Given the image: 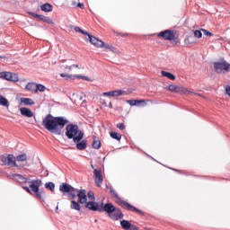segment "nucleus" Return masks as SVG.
Masks as SVG:
<instances>
[{
	"instance_id": "nucleus-9",
	"label": "nucleus",
	"mask_w": 230,
	"mask_h": 230,
	"mask_svg": "<svg viewBox=\"0 0 230 230\" xmlns=\"http://www.w3.org/2000/svg\"><path fill=\"white\" fill-rule=\"evenodd\" d=\"M157 37H162V39H164V40H175V33L172 30L161 31Z\"/></svg>"
},
{
	"instance_id": "nucleus-41",
	"label": "nucleus",
	"mask_w": 230,
	"mask_h": 230,
	"mask_svg": "<svg viewBox=\"0 0 230 230\" xmlns=\"http://www.w3.org/2000/svg\"><path fill=\"white\" fill-rule=\"evenodd\" d=\"M60 76L62 78H66V80H69V78H71V75H69L67 74H64V73L60 74Z\"/></svg>"
},
{
	"instance_id": "nucleus-25",
	"label": "nucleus",
	"mask_w": 230,
	"mask_h": 230,
	"mask_svg": "<svg viewBox=\"0 0 230 230\" xmlns=\"http://www.w3.org/2000/svg\"><path fill=\"white\" fill-rule=\"evenodd\" d=\"M46 190H49L52 193L55 191V184L53 181H49L45 183Z\"/></svg>"
},
{
	"instance_id": "nucleus-47",
	"label": "nucleus",
	"mask_w": 230,
	"mask_h": 230,
	"mask_svg": "<svg viewBox=\"0 0 230 230\" xmlns=\"http://www.w3.org/2000/svg\"><path fill=\"white\" fill-rule=\"evenodd\" d=\"M65 62H67V60H66V59L61 60L62 64H64Z\"/></svg>"
},
{
	"instance_id": "nucleus-15",
	"label": "nucleus",
	"mask_w": 230,
	"mask_h": 230,
	"mask_svg": "<svg viewBox=\"0 0 230 230\" xmlns=\"http://www.w3.org/2000/svg\"><path fill=\"white\" fill-rule=\"evenodd\" d=\"M109 217H110V218H111V220H122L124 215H123V212L121 211V209L115 208L113 213H111V216H109Z\"/></svg>"
},
{
	"instance_id": "nucleus-45",
	"label": "nucleus",
	"mask_w": 230,
	"mask_h": 230,
	"mask_svg": "<svg viewBox=\"0 0 230 230\" xmlns=\"http://www.w3.org/2000/svg\"><path fill=\"white\" fill-rule=\"evenodd\" d=\"M103 48H106V49H111V47L109 45H104Z\"/></svg>"
},
{
	"instance_id": "nucleus-2",
	"label": "nucleus",
	"mask_w": 230,
	"mask_h": 230,
	"mask_svg": "<svg viewBox=\"0 0 230 230\" xmlns=\"http://www.w3.org/2000/svg\"><path fill=\"white\" fill-rule=\"evenodd\" d=\"M67 123H69V120L64 119V117H54L51 114H48L42 121V125L46 130L56 136L62 134V129Z\"/></svg>"
},
{
	"instance_id": "nucleus-16",
	"label": "nucleus",
	"mask_w": 230,
	"mask_h": 230,
	"mask_svg": "<svg viewBox=\"0 0 230 230\" xmlns=\"http://www.w3.org/2000/svg\"><path fill=\"white\" fill-rule=\"evenodd\" d=\"M13 180L18 181V182H22L26 184V182H30L31 180L28 178L24 177L22 174H13Z\"/></svg>"
},
{
	"instance_id": "nucleus-23",
	"label": "nucleus",
	"mask_w": 230,
	"mask_h": 230,
	"mask_svg": "<svg viewBox=\"0 0 230 230\" xmlns=\"http://www.w3.org/2000/svg\"><path fill=\"white\" fill-rule=\"evenodd\" d=\"M0 105H2V107H10V102H8V99H6L1 94H0Z\"/></svg>"
},
{
	"instance_id": "nucleus-52",
	"label": "nucleus",
	"mask_w": 230,
	"mask_h": 230,
	"mask_svg": "<svg viewBox=\"0 0 230 230\" xmlns=\"http://www.w3.org/2000/svg\"><path fill=\"white\" fill-rule=\"evenodd\" d=\"M0 58H3V57L0 56Z\"/></svg>"
},
{
	"instance_id": "nucleus-18",
	"label": "nucleus",
	"mask_w": 230,
	"mask_h": 230,
	"mask_svg": "<svg viewBox=\"0 0 230 230\" xmlns=\"http://www.w3.org/2000/svg\"><path fill=\"white\" fill-rule=\"evenodd\" d=\"M41 12L49 13L53 12V5H51L49 3H46L42 5H40Z\"/></svg>"
},
{
	"instance_id": "nucleus-32",
	"label": "nucleus",
	"mask_w": 230,
	"mask_h": 230,
	"mask_svg": "<svg viewBox=\"0 0 230 230\" xmlns=\"http://www.w3.org/2000/svg\"><path fill=\"white\" fill-rule=\"evenodd\" d=\"M44 93V91H46V86H44L43 84H36V93Z\"/></svg>"
},
{
	"instance_id": "nucleus-11",
	"label": "nucleus",
	"mask_w": 230,
	"mask_h": 230,
	"mask_svg": "<svg viewBox=\"0 0 230 230\" xmlns=\"http://www.w3.org/2000/svg\"><path fill=\"white\" fill-rule=\"evenodd\" d=\"M93 175L96 186L102 188V185L103 184V174H102V170L94 169Z\"/></svg>"
},
{
	"instance_id": "nucleus-40",
	"label": "nucleus",
	"mask_w": 230,
	"mask_h": 230,
	"mask_svg": "<svg viewBox=\"0 0 230 230\" xmlns=\"http://www.w3.org/2000/svg\"><path fill=\"white\" fill-rule=\"evenodd\" d=\"M117 128H119V130H125L126 127L124 123H119L117 124Z\"/></svg>"
},
{
	"instance_id": "nucleus-27",
	"label": "nucleus",
	"mask_w": 230,
	"mask_h": 230,
	"mask_svg": "<svg viewBox=\"0 0 230 230\" xmlns=\"http://www.w3.org/2000/svg\"><path fill=\"white\" fill-rule=\"evenodd\" d=\"M8 82H19V75L15 73H11Z\"/></svg>"
},
{
	"instance_id": "nucleus-17",
	"label": "nucleus",
	"mask_w": 230,
	"mask_h": 230,
	"mask_svg": "<svg viewBox=\"0 0 230 230\" xmlns=\"http://www.w3.org/2000/svg\"><path fill=\"white\" fill-rule=\"evenodd\" d=\"M20 112L22 116H25L26 118H33V111L28 108H21Z\"/></svg>"
},
{
	"instance_id": "nucleus-46",
	"label": "nucleus",
	"mask_w": 230,
	"mask_h": 230,
	"mask_svg": "<svg viewBox=\"0 0 230 230\" xmlns=\"http://www.w3.org/2000/svg\"><path fill=\"white\" fill-rule=\"evenodd\" d=\"M72 6H77V4L75 1L72 2Z\"/></svg>"
},
{
	"instance_id": "nucleus-37",
	"label": "nucleus",
	"mask_w": 230,
	"mask_h": 230,
	"mask_svg": "<svg viewBox=\"0 0 230 230\" xmlns=\"http://www.w3.org/2000/svg\"><path fill=\"white\" fill-rule=\"evenodd\" d=\"M201 31L203 32V35H206L207 37H213V34L206 29H201Z\"/></svg>"
},
{
	"instance_id": "nucleus-30",
	"label": "nucleus",
	"mask_w": 230,
	"mask_h": 230,
	"mask_svg": "<svg viewBox=\"0 0 230 230\" xmlns=\"http://www.w3.org/2000/svg\"><path fill=\"white\" fill-rule=\"evenodd\" d=\"M26 159H28V156L26 155V154H22L16 157V161H18L19 163H22L26 161Z\"/></svg>"
},
{
	"instance_id": "nucleus-34",
	"label": "nucleus",
	"mask_w": 230,
	"mask_h": 230,
	"mask_svg": "<svg viewBox=\"0 0 230 230\" xmlns=\"http://www.w3.org/2000/svg\"><path fill=\"white\" fill-rule=\"evenodd\" d=\"M74 30H75V31L82 33L83 35H89V32L82 30L80 27H75Z\"/></svg>"
},
{
	"instance_id": "nucleus-49",
	"label": "nucleus",
	"mask_w": 230,
	"mask_h": 230,
	"mask_svg": "<svg viewBox=\"0 0 230 230\" xmlns=\"http://www.w3.org/2000/svg\"><path fill=\"white\" fill-rule=\"evenodd\" d=\"M110 107H112V103H110Z\"/></svg>"
},
{
	"instance_id": "nucleus-7",
	"label": "nucleus",
	"mask_w": 230,
	"mask_h": 230,
	"mask_svg": "<svg viewBox=\"0 0 230 230\" xmlns=\"http://www.w3.org/2000/svg\"><path fill=\"white\" fill-rule=\"evenodd\" d=\"M168 89L171 93H179V94H191V92L184 88V86L171 84L168 86Z\"/></svg>"
},
{
	"instance_id": "nucleus-51",
	"label": "nucleus",
	"mask_w": 230,
	"mask_h": 230,
	"mask_svg": "<svg viewBox=\"0 0 230 230\" xmlns=\"http://www.w3.org/2000/svg\"><path fill=\"white\" fill-rule=\"evenodd\" d=\"M83 78H84L85 80H87V77H83Z\"/></svg>"
},
{
	"instance_id": "nucleus-35",
	"label": "nucleus",
	"mask_w": 230,
	"mask_h": 230,
	"mask_svg": "<svg viewBox=\"0 0 230 230\" xmlns=\"http://www.w3.org/2000/svg\"><path fill=\"white\" fill-rule=\"evenodd\" d=\"M194 37H196V39H202V31L199 30H196L194 31Z\"/></svg>"
},
{
	"instance_id": "nucleus-21",
	"label": "nucleus",
	"mask_w": 230,
	"mask_h": 230,
	"mask_svg": "<svg viewBox=\"0 0 230 230\" xmlns=\"http://www.w3.org/2000/svg\"><path fill=\"white\" fill-rule=\"evenodd\" d=\"M38 19H39V21H42L43 22H47V24H54L53 20H51L48 16H44L42 14H40Z\"/></svg>"
},
{
	"instance_id": "nucleus-42",
	"label": "nucleus",
	"mask_w": 230,
	"mask_h": 230,
	"mask_svg": "<svg viewBox=\"0 0 230 230\" xmlns=\"http://www.w3.org/2000/svg\"><path fill=\"white\" fill-rule=\"evenodd\" d=\"M31 17H35L36 19H39L40 14L35 13H29Z\"/></svg>"
},
{
	"instance_id": "nucleus-22",
	"label": "nucleus",
	"mask_w": 230,
	"mask_h": 230,
	"mask_svg": "<svg viewBox=\"0 0 230 230\" xmlns=\"http://www.w3.org/2000/svg\"><path fill=\"white\" fill-rule=\"evenodd\" d=\"M77 150H85L87 148V141L82 140L81 142H75Z\"/></svg>"
},
{
	"instance_id": "nucleus-36",
	"label": "nucleus",
	"mask_w": 230,
	"mask_h": 230,
	"mask_svg": "<svg viewBox=\"0 0 230 230\" xmlns=\"http://www.w3.org/2000/svg\"><path fill=\"white\" fill-rule=\"evenodd\" d=\"M86 196L88 197V199L90 200H95V197H94V192H93L92 190L88 191V193L86 194Z\"/></svg>"
},
{
	"instance_id": "nucleus-44",
	"label": "nucleus",
	"mask_w": 230,
	"mask_h": 230,
	"mask_svg": "<svg viewBox=\"0 0 230 230\" xmlns=\"http://www.w3.org/2000/svg\"><path fill=\"white\" fill-rule=\"evenodd\" d=\"M23 190H25V191H27V193H31V190H30V187H28V186L23 187Z\"/></svg>"
},
{
	"instance_id": "nucleus-8",
	"label": "nucleus",
	"mask_w": 230,
	"mask_h": 230,
	"mask_svg": "<svg viewBox=\"0 0 230 230\" xmlns=\"http://www.w3.org/2000/svg\"><path fill=\"white\" fill-rule=\"evenodd\" d=\"M2 163L7 166H17V158L13 155H8L7 156H2Z\"/></svg>"
},
{
	"instance_id": "nucleus-28",
	"label": "nucleus",
	"mask_w": 230,
	"mask_h": 230,
	"mask_svg": "<svg viewBox=\"0 0 230 230\" xmlns=\"http://www.w3.org/2000/svg\"><path fill=\"white\" fill-rule=\"evenodd\" d=\"M110 136L111 137H112V139H116L117 141H119L121 139V134L119 133L111 132Z\"/></svg>"
},
{
	"instance_id": "nucleus-14",
	"label": "nucleus",
	"mask_w": 230,
	"mask_h": 230,
	"mask_svg": "<svg viewBox=\"0 0 230 230\" xmlns=\"http://www.w3.org/2000/svg\"><path fill=\"white\" fill-rule=\"evenodd\" d=\"M84 208H86L87 209H90V211H98L100 213L101 205L98 204V202L92 200V201L86 202V204L84 205Z\"/></svg>"
},
{
	"instance_id": "nucleus-3",
	"label": "nucleus",
	"mask_w": 230,
	"mask_h": 230,
	"mask_svg": "<svg viewBox=\"0 0 230 230\" xmlns=\"http://www.w3.org/2000/svg\"><path fill=\"white\" fill-rule=\"evenodd\" d=\"M65 136L67 139H73L74 143H78L81 139H84V132L80 130L76 124L66 125Z\"/></svg>"
},
{
	"instance_id": "nucleus-24",
	"label": "nucleus",
	"mask_w": 230,
	"mask_h": 230,
	"mask_svg": "<svg viewBox=\"0 0 230 230\" xmlns=\"http://www.w3.org/2000/svg\"><path fill=\"white\" fill-rule=\"evenodd\" d=\"M162 76H164L165 78H169V80H175V75L170 72L162 71L161 72Z\"/></svg>"
},
{
	"instance_id": "nucleus-1",
	"label": "nucleus",
	"mask_w": 230,
	"mask_h": 230,
	"mask_svg": "<svg viewBox=\"0 0 230 230\" xmlns=\"http://www.w3.org/2000/svg\"><path fill=\"white\" fill-rule=\"evenodd\" d=\"M59 191L66 194L68 193V199L71 201L70 208L75 211H82V206L87 204V190L81 189H75V187L69 185V183L63 182L59 185Z\"/></svg>"
},
{
	"instance_id": "nucleus-5",
	"label": "nucleus",
	"mask_w": 230,
	"mask_h": 230,
	"mask_svg": "<svg viewBox=\"0 0 230 230\" xmlns=\"http://www.w3.org/2000/svg\"><path fill=\"white\" fill-rule=\"evenodd\" d=\"M29 188H31V191H33V193H35L36 197H38V199H42V192L40 191V188L42 184V181L40 180H31L30 181H28Z\"/></svg>"
},
{
	"instance_id": "nucleus-33",
	"label": "nucleus",
	"mask_w": 230,
	"mask_h": 230,
	"mask_svg": "<svg viewBox=\"0 0 230 230\" xmlns=\"http://www.w3.org/2000/svg\"><path fill=\"white\" fill-rule=\"evenodd\" d=\"M143 101H137V100H128L127 103L130 104L131 107H134V105H137V103H141Z\"/></svg>"
},
{
	"instance_id": "nucleus-48",
	"label": "nucleus",
	"mask_w": 230,
	"mask_h": 230,
	"mask_svg": "<svg viewBox=\"0 0 230 230\" xmlns=\"http://www.w3.org/2000/svg\"><path fill=\"white\" fill-rule=\"evenodd\" d=\"M72 66H74V67H78V65H72Z\"/></svg>"
},
{
	"instance_id": "nucleus-19",
	"label": "nucleus",
	"mask_w": 230,
	"mask_h": 230,
	"mask_svg": "<svg viewBox=\"0 0 230 230\" xmlns=\"http://www.w3.org/2000/svg\"><path fill=\"white\" fill-rule=\"evenodd\" d=\"M27 91H31V93H37V84L35 83H28L25 86Z\"/></svg>"
},
{
	"instance_id": "nucleus-20",
	"label": "nucleus",
	"mask_w": 230,
	"mask_h": 230,
	"mask_svg": "<svg viewBox=\"0 0 230 230\" xmlns=\"http://www.w3.org/2000/svg\"><path fill=\"white\" fill-rule=\"evenodd\" d=\"M21 103L23 105H35V102H33L31 98H21L20 99Z\"/></svg>"
},
{
	"instance_id": "nucleus-38",
	"label": "nucleus",
	"mask_w": 230,
	"mask_h": 230,
	"mask_svg": "<svg viewBox=\"0 0 230 230\" xmlns=\"http://www.w3.org/2000/svg\"><path fill=\"white\" fill-rule=\"evenodd\" d=\"M62 67H64V69L66 70L73 71V67H75V66L66 65V66H62Z\"/></svg>"
},
{
	"instance_id": "nucleus-13",
	"label": "nucleus",
	"mask_w": 230,
	"mask_h": 230,
	"mask_svg": "<svg viewBox=\"0 0 230 230\" xmlns=\"http://www.w3.org/2000/svg\"><path fill=\"white\" fill-rule=\"evenodd\" d=\"M120 227L124 230H139V227L136 225H132L130 221L125 219L120 221Z\"/></svg>"
},
{
	"instance_id": "nucleus-43",
	"label": "nucleus",
	"mask_w": 230,
	"mask_h": 230,
	"mask_svg": "<svg viewBox=\"0 0 230 230\" xmlns=\"http://www.w3.org/2000/svg\"><path fill=\"white\" fill-rule=\"evenodd\" d=\"M76 7H77V8H81V10H84V4H82V3H78Z\"/></svg>"
},
{
	"instance_id": "nucleus-26",
	"label": "nucleus",
	"mask_w": 230,
	"mask_h": 230,
	"mask_svg": "<svg viewBox=\"0 0 230 230\" xmlns=\"http://www.w3.org/2000/svg\"><path fill=\"white\" fill-rule=\"evenodd\" d=\"M11 75H12V72H1L0 78H3V80L9 81Z\"/></svg>"
},
{
	"instance_id": "nucleus-12",
	"label": "nucleus",
	"mask_w": 230,
	"mask_h": 230,
	"mask_svg": "<svg viewBox=\"0 0 230 230\" xmlns=\"http://www.w3.org/2000/svg\"><path fill=\"white\" fill-rule=\"evenodd\" d=\"M87 37H88L91 44L95 46V48H103V46H105V43L103 41H102L100 39H98L89 33L87 34Z\"/></svg>"
},
{
	"instance_id": "nucleus-6",
	"label": "nucleus",
	"mask_w": 230,
	"mask_h": 230,
	"mask_svg": "<svg viewBox=\"0 0 230 230\" xmlns=\"http://www.w3.org/2000/svg\"><path fill=\"white\" fill-rule=\"evenodd\" d=\"M230 65L226 61L214 63L216 73H228Z\"/></svg>"
},
{
	"instance_id": "nucleus-10",
	"label": "nucleus",
	"mask_w": 230,
	"mask_h": 230,
	"mask_svg": "<svg viewBox=\"0 0 230 230\" xmlns=\"http://www.w3.org/2000/svg\"><path fill=\"white\" fill-rule=\"evenodd\" d=\"M116 211V207L112 203H106L105 205L102 204L100 208V213L106 212L110 217L111 213Z\"/></svg>"
},
{
	"instance_id": "nucleus-29",
	"label": "nucleus",
	"mask_w": 230,
	"mask_h": 230,
	"mask_svg": "<svg viewBox=\"0 0 230 230\" xmlns=\"http://www.w3.org/2000/svg\"><path fill=\"white\" fill-rule=\"evenodd\" d=\"M92 146L95 148V150H98L102 146V142L100 140H93Z\"/></svg>"
},
{
	"instance_id": "nucleus-39",
	"label": "nucleus",
	"mask_w": 230,
	"mask_h": 230,
	"mask_svg": "<svg viewBox=\"0 0 230 230\" xmlns=\"http://www.w3.org/2000/svg\"><path fill=\"white\" fill-rule=\"evenodd\" d=\"M103 96H111V97H114V91H111V92H105L102 93Z\"/></svg>"
},
{
	"instance_id": "nucleus-31",
	"label": "nucleus",
	"mask_w": 230,
	"mask_h": 230,
	"mask_svg": "<svg viewBox=\"0 0 230 230\" xmlns=\"http://www.w3.org/2000/svg\"><path fill=\"white\" fill-rule=\"evenodd\" d=\"M123 94H125V91H123V90H115V91H113V97L123 96Z\"/></svg>"
},
{
	"instance_id": "nucleus-50",
	"label": "nucleus",
	"mask_w": 230,
	"mask_h": 230,
	"mask_svg": "<svg viewBox=\"0 0 230 230\" xmlns=\"http://www.w3.org/2000/svg\"><path fill=\"white\" fill-rule=\"evenodd\" d=\"M56 209H58V206L56 207Z\"/></svg>"
},
{
	"instance_id": "nucleus-4",
	"label": "nucleus",
	"mask_w": 230,
	"mask_h": 230,
	"mask_svg": "<svg viewBox=\"0 0 230 230\" xmlns=\"http://www.w3.org/2000/svg\"><path fill=\"white\" fill-rule=\"evenodd\" d=\"M107 190H110V193L113 195L114 198H116V203L119 204V206H121L124 209H127L128 211H133L134 213H138L139 215H143V212L137 208L136 207L132 206L130 203L124 201L121 199L119 195H118V192L114 190V188L112 186L106 184Z\"/></svg>"
}]
</instances>
